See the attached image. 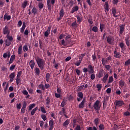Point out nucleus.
Returning <instances> with one entry per match:
<instances>
[{
    "instance_id": "nucleus-1",
    "label": "nucleus",
    "mask_w": 130,
    "mask_h": 130,
    "mask_svg": "<svg viewBox=\"0 0 130 130\" xmlns=\"http://www.w3.org/2000/svg\"><path fill=\"white\" fill-rule=\"evenodd\" d=\"M36 61H37V63L41 71H43L45 66V61L44 59L41 58L39 56H37L36 57Z\"/></svg>"
},
{
    "instance_id": "nucleus-2",
    "label": "nucleus",
    "mask_w": 130,
    "mask_h": 130,
    "mask_svg": "<svg viewBox=\"0 0 130 130\" xmlns=\"http://www.w3.org/2000/svg\"><path fill=\"white\" fill-rule=\"evenodd\" d=\"M55 4V0H47V7L49 12H51V9Z\"/></svg>"
},
{
    "instance_id": "nucleus-3",
    "label": "nucleus",
    "mask_w": 130,
    "mask_h": 130,
    "mask_svg": "<svg viewBox=\"0 0 130 130\" xmlns=\"http://www.w3.org/2000/svg\"><path fill=\"white\" fill-rule=\"evenodd\" d=\"M89 70V71L88 70ZM88 68H84L83 69V73H85L86 74V73H88V72H89V74H93L94 73V67H93V66H92V65L89 64L88 66Z\"/></svg>"
},
{
    "instance_id": "nucleus-4",
    "label": "nucleus",
    "mask_w": 130,
    "mask_h": 130,
    "mask_svg": "<svg viewBox=\"0 0 130 130\" xmlns=\"http://www.w3.org/2000/svg\"><path fill=\"white\" fill-rule=\"evenodd\" d=\"M6 38L7 39L5 40L6 46H10V45L12 44V42L13 41V37L12 36H7Z\"/></svg>"
},
{
    "instance_id": "nucleus-5",
    "label": "nucleus",
    "mask_w": 130,
    "mask_h": 130,
    "mask_svg": "<svg viewBox=\"0 0 130 130\" xmlns=\"http://www.w3.org/2000/svg\"><path fill=\"white\" fill-rule=\"evenodd\" d=\"M114 37L113 36L109 35L107 37V42L110 45H113L114 44Z\"/></svg>"
},
{
    "instance_id": "nucleus-6",
    "label": "nucleus",
    "mask_w": 130,
    "mask_h": 130,
    "mask_svg": "<svg viewBox=\"0 0 130 130\" xmlns=\"http://www.w3.org/2000/svg\"><path fill=\"white\" fill-rule=\"evenodd\" d=\"M93 107L94 109L97 110V111H99V110H100V108H101V106L100 105V101H96L93 104Z\"/></svg>"
},
{
    "instance_id": "nucleus-7",
    "label": "nucleus",
    "mask_w": 130,
    "mask_h": 130,
    "mask_svg": "<svg viewBox=\"0 0 130 130\" xmlns=\"http://www.w3.org/2000/svg\"><path fill=\"white\" fill-rule=\"evenodd\" d=\"M59 17L57 18V21H60L62 18H63V16H64V10H63V8H61L59 11Z\"/></svg>"
},
{
    "instance_id": "nucleus-8",
    "label": "nucleus",
    "mask_w": 130,
    "mask_h": 130,
    "mask_svg": "<svg viewBox=\"0 0 130 130\" xmlns=\"http://www.w3.org/2000/svg\"><path fill=\"white\" fill-rule=\"evenodd\" d=\"M10 33H11V31L9 29V27L6 25L5 27L3 28V34H4V35L7 34V36H9V35H10Z\"/></svg>"
},
{
    "instance_id": "nucleus-9",
    "label": "nucleus",
    "mask_w": 130,
    "mask_h": 130,
    "mask_svg": "<svg viewBox=\"0 0 130 130\" xmlns=\"http://www.w3.org/2000/svg\"><path fill=\"white\" fill-rule=\"evenodd\" d=\"M51 30V26H48L47 30L44 34V36H45L46 38H47V37H48V36L50 34Z\"/></svg>"
},
{
    "instance_id": "nucleus-10",
    "label": "nucleus",
    "mask_w": 130,
    "mask_h": 130,
    "mask_svg": "<svg viewBox=\"0 0 130 130\" xmlns=\"http://www.w3.org/2000/svg\"><path fill=\"white\" fill-rule=\"evenodd\" d=\"M114 54V57H115L116 58H120L121 57L120 52H117L116 50H115Z\"/></svg>"
},
{
    "instance_id": "nucleus-11",
    "label": "nucleus",
    "mask_w": 130,
    "mask_h": 130,
    "mask_svg": "<svg viewBox=\"0 0 130 130\" xmlns=\"http://www.w3.org/2000/svg\"><path fill=\"white\" fill-rule=\"evenodd\" d=\"M15 77H16V73L15 72L12 73L10 74L9 78L10 79V82H11V83H12V82H13L14 81V79Z\"/></svg>"
},
{
    "instance_id": "nucleus-12",
    "label": "nucleus",
    "mask_w": 130,
    "mask_h": 130,
    "mask_svg": "<svg viewBox=\"0 0 130 130\" xmlns=\"http://www.w3.org/2000/svg\"><path fill=\"white\" fill-rule=\"evenodd\" d=\"M115 103H116L115 104L116 106H118V107L122 106V105H124V103L122 101L116 100L115 101Z\"/></svg>"
},
{
    "instance_id": "nucleus-13",
    "label": "nucleus",
    "mask_w": 130,
    "mask_h": 130,
    "mask_svg": "<svg viewBox=\"0 0 130 130\" xmlns=\"http://www.w3.org/2000/svg\"><path fill=\"white\" fill-rule=\"evenodd\" d=\"M53 125H54V123L53 122V120H50L49 123V130L53 129Z\"/></svg>"
},
{
    "instance_id": "nucleus-14",
    "label": "nucleus",
    "mask_w": 130,
    "mask_h": 130,
    "mask_svg": "<svg viewBox=\"0 0 130 130\" xmlns=\"http://www.w3.org/2000/svg\"><path fill=\"white\" fill-rule=\"evenodd\" d=\"M50 98H49V97H47L45 105L47 108H50V106H49V105H50Z\"/></svg>"
},
{
    "instance_id": "nucleus-15",
    "label": "nucleus",
    "mask_w": 130,
    "mask_h": 130,
    "mask_svg": "<svg viewBox=\"0 0 130 130\" xmlns=\"http://www.w3.org/2000/svg\"><path fill=\"white\" fill-rule=\"evenodd\" d=\"M125 25H123V24H121L119 26V28H120V31H119V34H122V33H123V32H124V29H125Z\"/></svg>"
},
{
    "instance_id": "nucleus-16",
    "label": "nucleus",
    "mask_w": 130,
    "mask_h": 130,
    "mask_svg": "<svg viewBox=\"0 0 130 130\" xmlns=\"http://www.w3.org/2000/svg\"><path fill=\"white\" fill-rule=\"evenodd\" d=\"M125 43L128 48V49L130 50V40H129V37H127L125 39Z\"/></svg>"
},
{
    "instance_id": "nucleus-17",
    "label": "nucleus",
    "mask_w": 130,
    "mask_h": 130,
    "mask_svg": "<svg viewBox=\"0 0 130 130\" xmlns=\"http://www.w3.org/2000/svg\"><path fill=\"white\" fill-rule=\"evenodd\" d=\"M108 77H109L108 73L105 72L104 73V77L103 78V82H104V83H106V81H107V79H108Z\"/></svg>"
},
{
    "instance_id": "nucleus-18",
    "label": "nucleus",
    "mask_w": 130,
    "mask_h": 130,
    "mask_svg": "<svg viewBox=\"0 0 130 130\" xmlns=\"http://www.w3.org/2000/svg\"><path fill=\"white\" fill-rule=\"evenodd\" d=\"M124 85H125V81H124V80L122 79L120 81H119V87H121V88H122L123 87H124Z\"/></svg>"
},
{
    "instance_id": "nucleus-19",
    "label": "nucleus",
    "mask_w": 130,
    "mask_h": 130,
    "mask_svg": "<svg viewBox=\"0 0 130 130\" xmlns=\"http://www.w3.org/2000/svg\"><path fill=\"white\" fill-rule=\"evenodd\" d=\"M85 101H86V99H84L80 104L79 105V108H84V107L85 106Z\"/></svg>"
},
{
    "instance_id": "nucleus-20",
    "label": "nucleus",
    "mask_w": 130,
    "mask_h": 130,
    "mask_svg": "<svg viewBox=\"0 0 130 130\" xmlns=\"http://www.w3.org/2000/svg\"><path fill=\"white\" fill-rule=\"evenodd\" d=\"M104 73V70L103 69H101L99 71L98 78H99V79H100L101 78H102V77H103Z\"/></svg>"
},
{
    "instance_id": "nucleus-21",
    "label": "nucleus",
    "mask_w": 130,
    "mask_h": 130,
    "mask_svg": "<svg viewBox=\"0 0 130 130\" xmlns=\"http://www.w3.org/2000/svg\"><path fill=\"white\" fill-rule=\"evenodd\" d=\"M79 10V6H76L73 7L71 10V14H74L75 12H77Z\"/></svg>"
},
{
    "instance_id": "nucleus-22",
    "label": "nucleus",
    "mask_w": 130,
    "mask_h": 130,
    "mask_svg": "<svg viewBox=\"0 0 130 130\" xmlns=\"http://www.w3.org/2000/svg\"><path fill=\"white\" fill-rule=\"evenodd\" d=\"M104 8L106 11L107 12L109 11V5L108 4V2H106Z\"/></svg>"
},
{
    "instance_id": "nucleus-23",
    "label": "nucleus",
    "mask_w": 130,
    "mask_h": 130,
    "mask_svg": "<svg viewBox=\"0 0 130 130\" xmlns=\"http://www.w3.org/2000/svg\"><path fill=\"white\" fill-rule=\"evenodd\" d=\"M100 29L101 32H103V30H104V29H105L106 25H105V24L100 23Z\"/></svg>"
},
{
    "instance_id": "nucleus-24",
    "label": "nucleus",
    "mask_w": 130,
    "mask_h": 130,
    "mask_svg": "<svg viewBox=\"0 0 130 130\" xmlns=\"http://www.w3.org/2000/svg\"><path fill=\"white\" fill-rule=\"evenodd\" d=\"M22 53H23V46H22V45H21L18 47V54H19V55H20L22 54Z\"/></svg>"
},
{
    "instance_id": "nucleus-25",
    "label": "nucleus",
    "mask_w": 130,
    "mask_h": 130,
    "mask_svg": "<svg viewBox=\"0 0 130 130\" xmlns=\"http://www.w3.org/2000/svg\"><path fill=\"white\" fill-rule=\"evenodd\" d=\"M93 122L95 126H98V125L99 124V122H100V118H96L94 119Z\"/></svg>"
},
{
    "instance_id": "nucleus-26",
    "label": "nucleus",
    "mask_w": 130,
    "mask_h": 130,
    "mask_svg": "<svg viewBox=\"0 0 130 130\" xmlns=\"http://www.w3.org/2000/svg\"><path fill=\"white\" fill-rule=\"evenodd\" d=\"M71 26L74 29L76 30L77 29V27H78V23H77V20H75L71 24Z\"/></svg>"
},
{
    "instance_id": "nucleus-27",
    "label": "nucleus",
    "mask_w": 130,
    "mask_h": 130,
    "mask_svg": "<svg viewBox=\"0 0 130 130\" xmlns=\"http://www.w3.org/2000/svg\"><path fill=\"white\" fill-rule=\"evenodd\" d=\"M25 28H26V23L25 22H23L22 26L20 28L21 33H24V31L25 30Z\"/></svg>"
},
{
    "instance_id": "nucleus-28",
    "label": "nucleus",
    "mask_w": 130,
    "mask_h": 130,
    "mask_svg": "<svg viewBox=\"0 0 130 130\" xmlns=\"http://www.w3.org/2000/svg\"><path fill=\"white\" fill-rule=\"evenodd\" d=\"M29 64L30 66V68L31 70H33L34 69V67H35V62H34V60H31L29 61Z\"/></svg>"
},
{
    "instance_id": "nucleus-29",
    "label": "nucleus",
    "mask_w": 130,
    "mask_h": 130,
    "mask_svg": "<svg viewBox=\"0 0 130 130\" xmlns=\"http://www.w3.org/2000/svg\"><path fill=\"white\" fill-rule=\"evenodd\" d=\"M11 15H8V14L6 13L5 15H4V20H7V21H9L10 20H11Z\"/></svg>"
},
{
    "instance_id": "nucleus-30",
    "label": "nucleus",
    "mask_w": 130,
    "mask_h": 130,
    "mask_svg": "<svg viewBox=\"0 0 130 130\" xmlns=\"http://www.w3.org/2000/svg\"><path fill=\"white\" fill-rule=\"evenodd\" d=\"M22 81L21 80V77H16V84L17 85H22Z\"/></svg>"
},
{
    "instance_id": "nucleus-31",
    "label": "nucleus",
    "mask_w": 130,
    "mask_h": 130,
    "mask_svg": "<svg viewBox=\"0 0 130 130\" xmlns=\"http://www.w3.org/2000/svg\"><path fill=\"white\" fill-rule=\"evenodd\" d=\"M38 110V107H36V108L33 109L30 112L31 115H32V116L34 115V114H35V113L36 112V111H37Z\"/></svg>"
},
{
    "instance_id": "nucleus-32",
    "label": "nucleus",
    "mask_w": 130,
    "mask_h": 130,
    "mask_svg": "<svg viewBox=\"0 0 130 130\" xmlns=\"http://www.w3.org/2000/svg\"><path fill=\"white\" fill-rule=\"evenodd\" d=\"M69 124H70V120L67 119L63 122V126H64L65 127H68Z\"/></svg>"
},
{
    "instance_id": "nucleus-33",
    "label": "nucleus",
    "mask_w": 130,
    "mask_h": 130,
    "mask_svg": "<svg viewBox=\"0 0 130 130\" xmlns=\"http://www.w3.org/2000/svg\"><path fill=\"white\" fill-rule=\"evenodd\" d=\"M119 46L121 50H125V47L124 46V43H123V42L120 43Z\"/></svg>"
},
{
    "instance_id": "nucleus-34",
    "label": "nucleus",
    "mask_w": 130,
    "mask_h": 130,
    "mask_svg": "<svg viewBox=\"0 0 130 130\" xmlns=\"http://www.w3.org/2000/svg\"><path fill=\"white\" fill-rule=\"evenodd\" d=\"M117 12V10H116V8L115 7H114L112 9V13L113 14V17H115V15H116Z\"/></svg>"
},
{
    "instance_id": "nucleus-35",
    "label": "nucleus",
    "mask_w": 130,
    "mask_h": 130,
    "mask_svg": "<svg viewBox=\"0 0 130 130\" xmlns=\"http://www.w3.org/2000/svg\"><path fill=\"white\" fill-rule=\"evenodd\" d=\"M32 14H34V15H36L37 13H38V9L34 7L31 10Z\"/></svg>"
},
{
    "instance_id": "nucleus-36",
    "label": "nucleus",
    "mask_w": 130,
    "mask_h": 130,
    "mask_svg": "<svg viewBox=\"0 0 130 130\" xmlns=\"http://www.w3.org/2000/svg\"><path fill=\"white\" fill-rule=\"evenodd\" d=\"M35 69L36 75H37V76H39L40 74V70L39 69V68L37 67H36Z\"/></svg>"
},
{
    "instance_id": "nucleus-37",
    "label": "nucleus",
    "mask_w": 130,
    "mask_h": 130,
    "mask_svg": "<svg viewBox=\"0 0 130 130\" xmlns=\"http://www.w3.org/2000/svg\"><path fill=\"white\" fill-rule=\"evenodd\" d=\"M102 62L103 66H105L106 63L108 62V61L107 58L105 59L104 58H103L102 59Z\"/></svg>"
},
{
    "instance_id": "nucleus-38",
    "label": "nucleus",
    "mask_w": 130,
    "mask_h": 130,
    "mask_svg": "<svg viewBox=\"0 0 130 130\" xmlns=\"http://www.w3.org/2000/svg\"><path fill=\"white\" fill-rule=\"evenodd\" d=\"M35 106H36V104H32L29 105V108H28V110H32V109H33V108H34V107H35Z\"/></svg>"
},
{
    "instance_id": "nucleus-39",
    "label": "nucleus",
    "mask_w": 130,
    "mask_h": 130,
    "mask_svg": "<svg viewBox=\"0 0 130 130\" xmlns=\"http://www.w3.org/2000/svg\"><path fill=\"white\" fill-rule=\"evenodd\" d=\"M50 78V74L49 73H47L46 75V82H49Z\"/></svg>"
},
{
    "instance_id": "nucleus-40",
    "label": "nucleus",
    "mask_w": 130,
    "mask_h": 130,
    "mask_svg": "<svg viewBox=\"0 0 130 130\" xmlns=\"http://www.w3.org/2000/svg\"><path fill=\"white\" fill-rule=\"evenodd\" d=\"M77 96L79 97V98H81V99H83V98H84V94H83V92H78Z\"/></svg>"
},
{
    "instance_id": "nucleus-41",
    "label": "nucleus",
    "mask_w": 130,
    "mask_h": 130,
    "mask_svg": "<svg viewBox=\"0 0 130 130\" xmlns=\"http://www.w3.org/2000/svg\"><path fill=\"white\" fill-rule=\"evenodd\" d=\"M84 56H86V52L80 54L79 59L80 60L82 61L83 58H84Z\"/></svg>"
},
{
    "instance_id": "nucleus-42",
    "label": "nucleus",
    "mask_w": 130,
    "mask_h": 130,
    "mask_svg": "<svg viewBox=\"0 0 130 130\" xmlns=\"http://www.w3.org/2000/svg\"><path fill=\"white\" fill-rule=\"evenodd\" d=\"M88 22L89 24H90L91 25H92V24H93V18H92V16H89V18L88 19Z\"/></svg>"
},
{
    "instance_id": "nucleus-43",
    "label": "nucleus",
    "mask_w": 130,
    "mask_h": 130,
    "mask_svg": "<svg viewBox=\"0 0 130 130\" xmlns=\"http://www.w3.org/2000/svg\"><path fill=\"white\" fill-rule=\"evenodd\" d=\"M39 88L41 89V90H43V91L45 90V87L42 84H41L39 85Z\"/></svg>"
},
{
    "instance_id": "nucleus-44",
    "label": "nucleus",
    "mask_w": 130,
    "mask_h": 130,
    "mask_svg": "<svg viewBox=\"0 0 130 130\" xmlns=\"http://www.w3.org/2000/svg\"><path fill=\"white\" fill-rule=\"evenodd\" d=\"M96 88L98 89V91H100L101 89H102V84H98L96 85Z\"/></svg>"
},
{
    "instance_id": "nucleus-45",
    "label": "nucleus",
    "mask_w": 130,
    "mask_h": 130,
    "mask_svg": "<svg viewBox=\"0 0 130 130\" xmlns=\"http://www.w3.org/2000/svg\"><path fill=\"white\" fill-rule=\"evenodd\" d=\"M27 4H28V2L27 1L24 2L22 4V8H23V9H25L27 7Z\"/></svg>"
},
{
    "instance_id": "nucleus-46",
    "label": "nucleus",
    "mask_w": 130,
    "mask_h": 130,
    "mask_svg": "<svg viewBox=\"0 0 130 130\" xmlns=\"http://www.w3.org/2000/svg\"><path fill=\"white\" fill-rule=\"evenodd\" d=\"M100 130H104L105 129V127L103 124H100L99 126Z\"/></svg>"
},
{
    "instance_id": "nucleus-47",
    "label": "nucleus",
    "mask_w": 130,
    "mask_h": 130,
    "mask_svg": "<svg viewBox=\"0 0 130 130\" xmlns=\"http://www.w3.org/2000/svg\"><path fill=\"white\" fill-rule=\"evenodd\" d=\"M61 43L63 46H68V42L66 43V41H64V40H62Z\"/></svg>"
},
{
    "instance_id": "nucleus-48",
    "label": "nucleus",
    "mask_w": 130,
    "mask_h": 130,
    "mask_svg": "<svg viewBox=\"0 0 130 130\" xmlns=\"http://www.w3.org/2000/svg\"><path fill=\"white\" fill-rule=\"evenodd\" d=\"M23 50L24 52H26V51H28V46L27 45H25L23 47Z\"/></svg>"
},
{
    "instance_id": "nucleus-49",
    "label": "nucleus",
    "mask_w": 130,
    "mask_h": 130,
    "mask_svg": "<svg viewBox=\"0 0 130 130\" xmlns=\"http://www.w3.org/2000/svg\"><path fill=\"white\" fill-rule=\"evenodd\" d=\"M92 30L93 32H95V33L98 32V27H97V26H93L92 27Z\"/></svg>"
},
{
    "instance_id": "nucleus-50",
    "label": "nucleus",
    "mask_w": 130,
    "mask_h": 130,
    "mask_svg": "<svg viewBox=\"0 0 130 130\" xmlns=\"http://www.w3.org/2000/svg\"><path fill=\"white\" fill-rule=\"evenodd\" d=\"M113 82V76H110L109 78L108 83L110 84V83H112Z\"/></svg>"
},
{
    "instance_id": "nucleus-51",
    "label": "nucleus",
    "mask_w": 130,
    "mask_h": 130,
    "mask_svg": "<svg viewBox=\"0 0 130 130\" xmlns=\"http://www.w3.org/2000/svg\"><path fill=\"white\" fill-rule=\"evenodd\" d=\"M124 66H125V67L130 66V59H128L127 61H126L125 62Z\"/></svg>"
},
{
    "instance_id": "nucleus-52",
    "label": "nucleus",
    "mask_w": 130,
    "mask_h": 130,
    "mask_svg": "<svg viewBox=\"0 0 130 130\" xmlns=\"http://www.w3.org/2000/svg\"><path fill=\"white\" fill-rule=\"evenodd\" d=\"M105 68L107 71H110V69H111V66L110 65H105Z\"/></svg>"
},
{
    "instance_id": "nucleus-53",
    "label": "nucleus",
    "mask_w": 130,
    "mask_h": 130,
    "mask_svg": "<svg viewBox=\"0 0 130 130\" xmlns=\"http://www.w3.org/2000/svg\"><path fill=\"white\" fill-rule=\"evenodd\" d=\"M87 130H97V127L96 126L93 127H88L87 128Z\"/></svg>"
},
{
    "instance_id": "nucleus-54",
    "label": "nucleus",
    "mask_w": 130,
    "mask_h": 130,
    "mask_svg": "<svg viewBox=\"0 0 130 130\" xmlns=\"http://www.w3.org/2000/svg\"><path fill=\"white\" fill-rule=\"evenodd\" d=\"M81 63H82V60H79V61L76 62L75 64L76 66V67H79Z\"/></svg>"
},
{
    "instance_id": "nucleus-55",
    "label": "nucleus",
    "mask_w": 130,
    "mask_h": 130,
    "mask_svg": "<svg viewBox=\"0 0 130 130\" xmlns=\"http://www.w3.org/2000/svg\"><path fill=\"white\" fill-rule=\"evenodd\" d=\"M92 58L93 61H96V59H97V57L95 55V53H94L93 55H92Z\"/></svg>"
},
{
    "instance_id": "nucleus-56",
    "label": "nucleus",
    "mask_w": 130,
    "mask_h": 130,
    "mask_svg": "<svg viewBox=\"0 0 130 130\" xmlns=\"http://www.w3.org/2000/svg\"><path fill=\"white\" fill-rule=\"evenodd\" d=\"M16 107L17 109H21V108H22V104L21 103L17 104Z\"/></svg>"
},
{
    "instance_id": "nucleus-57",
    "label": "nucleus",
    "mask_w": 130,
    "mask_h": 130,
    "mask_svg": "<svg viewBox=\"0 0 130 130\" xmlns=\"http://www.w3.org/2000/svg\"><path fill=\"white\" fill-rule=\"evenodd\" d=\"M15 68H16V65L15 64L11 65L10 68V71H14V70L15 69Z\"/></svg>"
},
{
    "instance_id": "nucleus-58",
    "label": "nucleus",
    "mask_w": 130,
    "mask_h": 130,
    "mask_svg": "<svg viewBox=\"0 0 130 130\" xmlns=\"http://www.w3.org/2000/svg\"><path fill=\"white\" fill-rule=\"evenodd\" d=\"M41 111H42L43 113H46V110H45V108H44V107H41Z\"/></svg>"
},
{
    "instance_id": "nucleus-59",
    "label": "nucleus",
    "mask_w": 130,
    "mask_h": 130,
    "mask_svg": "<svg viewBox=\"0 0 130 130\" xmlns=\"http://www.w3.org/2000/svg\"><path fill=\"white\" fill-rule=\"evenodd\" d=\"M22 108H25V109L27 108V102L23 101Z\"/></svg>"
},
{
    "instance_id": "nucleus-60",
    "label": "nucleus",
    "mask_w": 130,
    "mask_h": 130,
    "mask_svg": "<svg viewBox=\"0 0 130 130\" xmlns=\"http://www.w3.org/2000/svg\"><path fill=\"white\" fill-rule=\"evenodd\" d=\"M44 5L43 4L40 3L39 4V8L40 10H42L43 9Z\"/></svg>"
},
{
    "instance_id": "nucleus-61",
    "label": "nucleus",
    "mask_w": 130,
    "mask_h": 130,
    "mask_svg": "<svg viewBox=\"0 0 130 130\" xmlns=\"http://www.w3.org/2000/svg\"><path fill=\"white\" fill-rule=\"evenodd\" d=\"M41 117L42 118V119L44 120V121H45V120H46V119H47V118H46V115L43 114L41 115Z\"/></svg>"
},
{
    "instance_id": "nucleus-62",
    "label": "nucleus",
    "mask_w": 130,
    "mask_h": 130,
    "mask_svg": "<svg viewBox=\"0 0 130 130\" xmlns=\"http://www.w3.org/2000/svg\"><path fill=\"white\" fill-rule=\"evenodd\" d=\"M124 116H130V112L128 111L125 112L124 113Z\"/></svg>"
},
{
    "instance_id": "nucleus-63",
    "label": "nucleus",
    "mask_w": 130,
    "mask_h": 130,
    "mask_svg": "<svg viewBox=\"0 0 130 130\" xmlns=\"http://www.w3.org/2000/svg\"><path fill=\"white\" fill-rule=\"evenodd\" d=\"M108 99H109V98L108 96H105L104 98L103 102H106V101H108Z\"/></svg>"
},
{
    "instance_id": "nucleus-64",
    "label": "nucleus",
    "mask_w": 130,
    "mask_h": 130,
    "mask_svg": "<svg viewBox=\"0 0 130 130\" xmlns=\"http://www.w3.org/2000/svg\"><path fill=\"white\" fill-rule=\"evenodd\" d=\"M74 130H82L81 129V126L80 125H77Z\"/></svg>"
}]
</instances>
